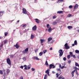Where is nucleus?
<instances>
[{"instance_id": "1", "label": "nucleus", "mask_w": 79, "mask_h": 79, "mask_svg": "<svg viewBox=\"0 0 79 79\" xmlns=\"http://www.w3.org/2000/svg\"><path fill=\"white\" fill-rule=\"evenodd\" d=\"M59 56L61 57L63 55V52L62 49H60L59 50Z\"/></svg>"}, {"instance_id": "2", "label": "nucleus", "mask_w": 79, "mask_h": 79, "mask_svg": "<svg viewBox=\"0 0 79 79\" xmlns=\"http://www.w3.org/2000/svg\"><path fill=\"white\" fill-rule=\"evenodd\" d=\"M6 62L8 64H9V65H11V60H10V59L9 58H7L6 59Z\"/></svg>"}, {"instance_id": "3", "label": "nucleus", "mask_w": 79, "mask_h": 79, "mask_svg": "<svg viewBox=\"0 0 79 79\" xmlns=\"http://www.w3.org/2000/svg\"><path fill=\"white\" fill-rule=\"evenodd\" d=\"M29 51V48H27L26 49L24 50L23 51H22V53L23 54H25V53H26L27 52Z\"/></svg>"}, {"instance_id": "4", "label": "nucleus", "mask_w": 79, "mask_h": 79, "mask_svg": "<svg viewBox=\"0 0 79 79\" xmlns=\"http://www.w3.org/2000/svg\"><path fill=\"white\" fill-rule=\"evenodd\" d=\"M76 71V73H77V69L74 70L73 71H72L71 73V74L72 75V77H74V73Z\"/></svg>"}, {"instance_id": "5", "label": "nucleus", "mask_w": 79, "mask_h": 79, "mask_svg": "<svg viewBox=\"0 0 79 79\" xmlns=\"http://www.w3.org/2000/svg\"><path fill=\"white\" fill-rule=\"evenodd\" d=\"M65 47L66 48V49H69L70 48V47L69 46H68V43H66L64 45Z\"/></svg>"}, {"instance_id": "6", "label": "nucleus", "mask_w": 79, "mask_h": 79, "mask_svg": "<svg viewBox=\"0 0 79 79\" xmlns=\"http://www.w3.org/2000/svg\"><path fill=\"white\" fill-rule=\"evenodd\" d=\"M55 67H56L55 65H54L53 64H50L49 65V69H54L55 68Z\"/></svg>"}, {"instance_id": "7", "label": "nucleus", "mask_w": 79, "mask_h": 79, "mask_svg": "<svg viewBox=\"0 0 79 79\" xmlns=\"http://www.w3.org/2000/svg\"><path fill=\"white\" fill-rule=\"evenodd\" d=\"M70 55L71 56V57H73V58H76V56L75 55H73V52H70Z\"/></svg>"}, {"instance_id": "8", "label": "nucleus", "mask_w": 79, "mask_h": 79, "mask_svg": "<svg viewBox=\"0 0 79 79\" xmlns=\"http://www.w3.org/2000/svg\"><path fill=\"white\" fill-rule=\"evenodd\" d=\"M23 10V14H25V15H26L27 14V11H26V10L25 8H23L22 9Z\"/></svg>"}, {"instance_id": "9", "label": "nucleus", "mask_w": 79, "mask_h": 79, "mask_svg": "<svg viewBox=\"0 0 79 79\" xmlns=\"http://www.w3.org/2000/svg\"><path fill=\"white\" fill-rule=\"evenodd\" d=\"M14 47H16V48H17V49L19 48L20 47L18 45V44H16L15 45H14Z\"/></svg>"}, {"instance_id": "10", "label": "nucleus", "mask_w": 79, "mask_h": 79, "mask_svg": "<svg viewBox=\"0 0 79 79\" xmlns=\"http://www.w3.org/2000/svg\"><path fill=\"white\" fill-rule=\"evenodd\" d=\"M32 31H36L37 30V26L35 25L32 28Z\"/></svg>"}, {"instance_id": "11", "label": "nucleus", "mask_w": 79, "mask_h": 79, "mask_svg": "<svg viewBox=\"0 0 79 79\" xmlns=\"http://www.w3.org/2000/svg\"><path fill=\"white\" fill-rule=\"evenodd\" d=\"M35 22L36 23H37L38 24H39V23H40V20H39V19H35Z\"/></svg>"}, {"instance_id": "12", "label": "nucleus", "mask_w": 79, "mask_h": 79, "mask_svg": "<svg viewBox=\"0 0 79 79\" xmlns=\"http://www.w3.org/2000/svg\"><path fill=\"white\" fill-rule=\"evenodd\" d=\"M52 30H53V29H52V27H50L49 28V29H48V32H51V31H52Z\"/></svg>"}, {"instance_id": "13", "label": "nucleus", "mask_w": 79, "mask_h": 79, "mask_svg": "<svg viewBox=\"0 0 79 79\" xmlns=\"http://www.w3.org/2000/svg\"><path fill=\"white\" fill-rule=\"evenodd\" d=\"M3 13H4L3 11H0V17L2 16V15H3Z\"/></svg>"}, {"instance_id": "14", "label": "nucleus", "mask_w": 79, "mask_h": 79, "mask_svg": "<svg viewBox=\"0 0 79 79\" xmlns=\"http://www.w3.org/2000/svg\"><path fill=\"white\" fill-rule=\"evenodd\" d=\"M63 11H58L57 12L58 14H63Z\"/></svg>"}, {"instance_id": "15", "label": "nucleus", "mask_w": 79, "mask_h": 79, "mask_svg": "<svg viewBox=\"0 0 79 79\" xmlns=\"http://www.w3.org/2000/svg\"><path fill=\"white\" fill-rule=\"evenodd\" d=\"M46 73H47V74H48V76H50V74H49V72L48 70H47L45 71Z\"/></svg>"}, {"instance_id": "16", "label": "nucleus", "mask_w": 79, "mask_h": 79, "mask_svg": "<svg viewBox=\"0 0 79 79\" xmlns=\"http://www.w3.org/2000/svg\"><path fill=\"white\" fill-rule=\"evenodd\" d=\"M33 60H39V58H38L37 57H34L33 58Z\"/></svg>"}, {"instance_id": "17", "label": "nucleus", "mask_w": 79, "mask_h": 79, "mask_svg": "<svg viewBox=\"0 0 79 79\" xmlns=\"http://www.w3.org/2000/svg\"><path fill=\"white\" fill-rule=\"evenodd\" d=\"M8 40H4L3 41V42L4 44H6V43H8Z\"/></svg>"}, {"instance_id": "18", "label": "nucleus", "mask_w": 79, "mask_h": 79, "mask_svg": "<svg viewBox=\"0 0 79 79\" xmlns=\"http://www.w3.org/2000/svg\"><path fill=\"white\" fill-rule=\"evenodd\" d=\"M56 70L58 71H59L60 74H61V69H56Z\"/></svg>"}, {"instance_id": "19", "label": "nucleus", "mask_w": 79, "mask_h": 79, "mask_svg": "<svg viewBox=\"0 0 79 79\" xmlns=\"http://www.w3.org/2000/svg\"><path fill=\"white\" fill-rule=\"evenodd\" d=\"M77 8H78V5L77 4H76L74 7V9H77Z\"/></svg>"}, {"instance_id": "20", "label": "nucleus", "mask_w": 79, "mask_h": 79, "mask_svg": "<svg viewBox=\"0 0 79 79\" xmlns=\"http://www.w3.org/2000/svg\"><path fill=\"white\" fill-rule=\"evenodd\" d=\"M52 40V38L51 37H49L48 38V42H50V41H51Z\"/></svg>"}, {"instance_id": "21", "label": "nucleus", "mask_w": 79, "mask_h": 79, "mask_svg": "<svg viewBox=\"0 0 79 79\" xmlns=\"http://www.w3.org/2000/svg\"><path fill=\"white\" fill-rule=\"evenodd\" d=\"M64 1V0H58L57 2V3H60V2H62Z\"/></svg>"}, {"instance_id": "22", "label": "nucleus", "mask_w": 79, "mask_h": 79, "mask_svg": "<svg viewBox=\"0 0 79 79\" xmlns=\"http://www.w3.org/2000/svg\"><path fill=\"white\" fill-rule=\"evenodd\" d=\"M6 74L8 75L9 74L10 72V70L9 69H7L6 71Z\"/></svg>"}, {"instance_id": "23", "label": "nucleus", "mask_w": 79, "mask_h": 79, "mask_svg": "<svg viewBox=\"0 0 79 79\" xmlns=\"http://www.w3.org/2000/svg\"><path fill=\"white\" fill-rule=\"evenodd\" d=\"M34 37H35L34 35H31V39H34Z\"/></svg>"}, {"instance_id": "24", "label": "nucleus", "mask_w": 79, "mask_h": 79, "mask_svg": "<svg viewBox=\"0 0 79 79\" xmlns=\"http://www.w3.org/2000/svg\"><path fill=\"white\" fill-rule=\"evenodd\" d=\"M74 44H75V45H77V40H75L74 41Z\"/></svg>"}, {"instance_id": "25", "label": "nucleus", "mask_w": 79, "mask_h": 79, "mask_svg": "<svg viewBox=\"0 0 79 79\" xmlns=\"http://www.w3.org/2000/svg\"><path fill=\"white\" fill-rule=\"evenodd\" d=\"M59 74V72L58 71V73L56 74V75H57L56 77H58V76L60 75V73L59 74Z\"/></svg>"}, {"instance_id": "26", "label": "nucleus", "mask_w": 79, "mask_h": 79, "mask_svg": "<svg viewBox=\"0 0 79 79\" xmlns=\"http://www.w3.org/2000/svg\"><path fill=\"white\" fill-rule=\"evenodd\" d=\"M44 42H45L44 40H42V39L40 40V42L41 44L42 43H44Z\"/></svg>"}, {"instance_id": "27", "label": "nucleus", "mask_w": 79, "mask_h": 79, "mask_svg": "<svg viewBox=\"0 0 79 79\" xmlns=\"http://www.w3.org/2000/svg\"><path fill=\"white\" fill-rule=\"evenodd\" d=\"M23 67H24V69H26V70H27V65H25L23 66Z\"/></svg>"}, {"instance_id": "28", "label": "nucleus", "mask_w": 79, "mask_h": 79, "mask_svg": "<svg viewBox=\"0 0 79 79\" xmlns=\"http://www.w3.org/2000/svg\"><path fill=\"white\" fill-rule=\"evenodd\" d=\"M68 29H72L73 28V27L72 26H68Z\"/></svg>"}, {"instance_id": "29", "label": "nucleus", "mask_w": 79, "mask_h": 79, "mask_svg": "<svg viewBox=\"0 0 79 79\" xmlns=\"http://www.w3.org/2000/svg\"><path fill=\"white\" fill-rule=\"evenodd\" d=\"M75 66H78L79 67V64L77 62L75 63Z\"/></svg>"}, {"instance_id": "30", "label": "nucleus", "mask_w": 79, "mask_h": 79, "mask_svg": "<svg viewBox=\"0 0 79 79\" xmlns=\"http://www.w3.org/2000/svg\"><path fill=\"white\" fill-rule=\"evenodd\" d=\"M6 76V72H4V74H3V76L4 77H5Z\"/></svg>"}, {"instance_id": "31", "label": "nucleus", "mask_w": 79, "mask_h": 79, "mask_svg": "<svg viewBox=\"0 0 79 79\" xmlns=\"http://www.w3.org/2000/svg\"><path fill=\"white\" fill-rule=\"evenodd\" d=\"M71 58V55H69L67 56V58L68 59H69Z\"/></svg>"}, {"instance_id": "32", "label": "nucleus", "mask_w": 79, "mask_h": 79, "mask_svg": "<svg viewBox=\"0 0 79 79\" xmlns=\"http://www.w3.org/2000/svg\"><path fill=\"white\" fill-rule=\"evenodd\" d=\"M43 54V52H41L39 53L40 56H42V55Z\"/></svg>"}, {"instance_id": "33", "label": "nucleus", "mask_w": 79, "mask_h": 79, "mask_svg": "<svg viewBox=\"0 0 79 79\" xmlns=\"http://www.w3.org/2000/svg\"><path fill=\"white\" fill-rule=\"evenodd\" d=\"M43 52L44 54H45V53L47 52V51L46 50H43Z\"/></svg>"}, {"instance_id": "34", "label": "nucleus", "mask_w": 79, "mask_h": 79, "mask_svg": "<svg viewBox=\"0 0 79 79\" xmlns=\"http://www.w3.org/2000/svg\"><path fill=\"white\" fill-rule=\"evenodd\" d=\"M8 32H5L4 33L5 36H6L7 35H8Z\"/></svg>"}, {"instance_id": "35", "label": "nucleus", "mask_w": 79, "mask_h": 79, "mask_svg": "<svg viewBox=\"0 0 79 79\" xmlns=\"http://www.w3.org/2000/svg\"><path fill=\"white\" fill-rule=\"evenodd\" d=\"M45 64L46 65H47V66L48 65V62L47 60H46Z\"/></svg>"}, {"instance_id": "36", "label": "nucleus", "mask_w": 79, "mask_h": 79, "mask_svg": "<svg viewBox=\"0 0 79 79\" xmlns=\"http://www.w3.org/2000/svg\"><path fill=\"white\" fill-rule=\"evenodd\" d=\"M47 74L45 75L44 76V79H47Z\"/></svg>"}, {"instance_id": "37", "label": "nucleus", "mask_w": 79, "mask_h": 79, "mask_svg": "<svg viewBox=\"0 0 79 79\" xmlns=\"http://www.w3.org/2000/svg\"><path fill=\"white\" fill-rule=\"evenodd\" d=\"M75 52L76 53H79V51L78 50H75Z\"/></svg>"}, {"instance_id": "38", "label": "nucleus", "mask_w": 79, "mask_h": 79, "mask_svg": "<svg viewBox=\"0 0 79 79\" xmlns=\"http://www.w3.org/2000/svg\"><path fill=\"white\" fill-rule=\"evenodd\" d=\"M62 77H63V76L60 75V77H59L58 79H61Z\"/></svg>"}, {"instance_id": "39", "label": "nucleus", "mask_w": 79, "mask_h": 79, "mask_svg": "<svg viewBox=\"0 0 79 79\" xmlns=\"http://www.w3.org/2000/svg\"><path fill=\"white\" fill-rule=\"evenodd\" d=\"M56 24H57V22H53V24L54 25H55Z\"/></svg>"}, {"instance_id": "40", "label": "nucleus", "mask_w": 79, "mask_h": 79, "mask_svg": "<svg viewBox=\"0 0 79 79\" xmlns=\"http://www.w3.org/2000/svg\"><path fill=\"white\" fill-rule=\"evenodd\" d=\"M56 18V15H54L53 16V19H55Z\"/></svg>"}, {"instance_id": "41", "label": "nucleus", "mask_w": 79, "mask_h": 79, "mask_svg": "<svg viewBox=\"0 0 79 79\" xmlns=\"http://www.w3.org/2000/svg\"><path fill=\"white\" fill-rule=\"evenodd\" d=\"M23 60L24 61H26V57H24L23 58Z\"/></svg>"}, {"instance_id": "42", "label": "nucleus", "mask_w": 79, "mask_h": 79, "mask_svg": "<svg viewBox=\"0 0 79 79\" xmlns=\"http://www.w3.org/2000/svg\"><path fill=\"white\" fill-rule=\"evenodd\" d=\"M0 74L2 75L3 74V72H2V70H0Z\"/></svg>"}, {"instance_id": "43", "label": "nucleus", "mask_w": 79, "mask_h": 79, "mask_svg": "<svg viewBox=\"0 0 79 79\" xmlns=\"http://www.w3.org/2000/svg\"><path fill=\"white\" fill-rule=\"evenodd\" d=\"M3 45V42H2L1 43V45L0 46V47H2Z\"/></svg>"}, {"instance_id": "44", "label": "nucleus", "mask_w": 79, "mask_h": 79, "mask_svg": "<svg viewBox=\"0 0 79 79\" xmlns=\"http://www.w3.org/2000/svg\"><path fill=\"white\" fill-rule=\"evenodd\" d=\"M50 27V25H49V24H48L47 25V28H49Z\"/></svg>"}, {"instance_id": "45", "label": "nucleus", "mask_w": 79, "mask_h": 79, "mask_svg": "<svg viewBox=\"0 0 79 79\" xmlns=\"http://www.w3.org/2000/svg\"><path fill=\"white\" fill-rule=\"evenodd\" d=\"M19 79H24V78H23V76L20 77H19Z\"/></svg>"}, {"instance_id": "46", "label": "nucleus", "mask_w": 79, "mask_h": 79, "mask_svg": "<svg viewBox=\"0 0 79 79\" xmlns=\"http://www.w3.org/2000/svg\"><path fill=\"white\" fill-rule=\"evenodd\" d=\"M69 8H73V6L70 5V6H69Z\"/></svg>"}, {"instance_id": "47", "label": "nucleus", "mask_w": 79, "mask_h": 79, "mask_svg": "<svg viewBox=\"0 0 79 79\" xmlns=\"http://www.w3.org/2000/svg\"><path fill=\"white\" fill-rule=\"evenodd\" d=\"M71 15H72L71 14H69L67 15L68 17H70V16H71Z\"/></svg>"}, {"instance_id": "48", "label": "nucleus", "mask_w": 79, "mask_h": 79, "mask_svg": "<svg viewBox=\"0 0 79 79\" xmlns=\"http://www.w3.org/2000/svg\"><path fill=\"white\" fill-rule=\"evenodd\" d=\"M63 60H64V61H66V58L65 57H64Z\"/></svg>"}, {"instance_id": "49", "label": "nucleus", "mask_w": 79, "mask_h": 79, "mask_svg": "<svg viewBox=\"0 0 79 79\" xmlns=\"http://www.w3.org/2000/svg\"><path fill=\"white\" fill-rule=\"evenodd\" d=\"M71 62V60H69L68 61V63H69V64H70Z\"/></svg>"}, {"instance_id": "50", "label": "nucleus", "mask_w": 79, "mask_h": 79, "mask_svg": "<svg viewBox=\"0 0 79 79\" xmlns=\"http://www.w3.org/2000/svg\"><path fill=\"white\" fill-rule=\"evenodd\" d=\"M10 58H13V55H11L10 56Z\"/></svg>"}, {"instance_id": "51", "label": "nucleus", "mask_w": 79, "mask_h": 79, "mask_svg": "<svg viewBox=\"0 0 79 79\" xmlns=\"http://www.w3.org/2000/svg\"><path fill=\"white\" fill-rule=\"evenodd\" d=\"M26 24L23 25L22 26L23 27H26Z\"/></svg>"}, {"instance_id": "52", "label": "nucleus", "mask_w": 79, "mask_h": 79, "mask_svg": "<svg viewBox=\"0 0 79 79\" xmlns=\"http://www.w3.org/2000/svg\"><path fill=\"white\" fill-rule=\"evenodd\" d=\"M31 70H32V71H34L35 70V69L32 68L31 69Z\"/></svg>"}, {"instance_id": "53", "label": "nucleus", "mask_w": 79, "mask_h": 79, "mask_svg": "<svg viewBox=\"0 0 79 79\" xmlns=\"http://www.w3.org/2000/svg\"><path fill=\"white\" fill-rule=\"evenodd\" d=\"M27 32V30L25 29V30H24L23 32L24 33H25V32Z\"/></svg>"}, {"instance_id": "54", "label": "nucleus", "mask_w": 79, "mask_h": 79, "mask_svg": "<svg viewBox=\"0 0 79 79\" xmlns=\"http://www.w3.org/2000/svg\"><path fill=\"white\" fill-rule=\"evenodd\" d=\"M64 68V66H62V67H61V69H63Z\"/></svg>"}, {"instance_id": "55", "label": "nucleus", "mask_w": 79, "mask_h": 79, "mask_svg": "<svg viewBox=\"0 0 79 79\" xmlns=\"http://www.w3.org/2000/svg\"><path fill=\"white\" fill-rule=\"evenodd\" d=\"M20 68H22V69H23V66H20Z\"/></svg>"}, {"instance_id": "56", "label": "nucleus", "mask_w": 79, "mask_h": 79, "mask_svg": "<svg viewBox=\"0 0 79 79\" xmlns=\"http://www.w3.org/2000/svg\"><path fill=\"white\" fill-rule=\"evenodd\" d=\"M72 47H74L75 45V44H72Z\"/></svg>"}, {"instance_id": "57", "label": "nucleus", "mask_w": 79, "mask_h": 79, "mask_svg": "<svg viewBox=\"0 0 79 79\" xmlns=\"http://www.w3.org/2000/svg\"><path fill=\"white\" fill-rule=\"evenodd\" d=\"M59 67L60 68H61V64L59 65Z\"/></svg>"}, {"instance_id": "58", "label": "nucleus", "mask_w": 79, "mask_h": 79, "mask_svg": "<svg viewBox=\"0 0 79 79\" xmlns=\"http://www.w3.org/2000/svg\"><path fill=\"white\" fill-rule=\"evenodd\" d=\"M37 0H35V3H37Z\"/></svg>"}, {"instance_id": "59", "label": "nucleus", "mask_w": 79, "mask_h": 79, "mask_svg": "<svg viewBox=\"0 0 79 79\" xmlns=\"http://www.w3.org/2000/svg\"><path fill=\"white\" fill-rule=\"evenodd\" d=\"M2 39H3V37L2 36H0V40Z\"/></svg>"}, {"instance_id": "60", "label": "nucleus", "mask_w": 79, "mask_h": 79, "mask_svg": "<svg viewBox=\"0 0 79 79\" xmlns=\"http://www.w3.org/2000/svg\"><path fill=\"white\" fill-rule=\"evenodd\" d=\"M76 74L77 75V76H79V73H78V72L76 73Z\"/></svg>"}, {"instance_id": "61", "label": "nucleus", "mask_w": 79, "mask_h": 79, "mask_svg": "<svg viewBox=\"0 0 79 79\" xmlns=\"http://www.w3.org/2000/svg\"><path fill=\"white\" fill-rule=\"evenodd\" d=\"M74 68L75 69H77V68L76 67H75Z\"/></svg>"}, {"instance_id": "62", "label": "nucleus", "mask_w": 79, "mask_h": 79, "mask_svg": "<svg viewBox=\"0 0 79 79\" xmlns=\"http://www.w3.org/2000/svg\"><path fill=\"white\" fill-rule=\"evenodd\" d=\"M52 48H50V50H52Z\"/></svg>"}, {"instance_id": "63", "label": "nucleus", "mask_w": 79, "mask_h": 79, "mask_svg": "<svg viewBox=\"0 0 79 79\" xmlns=\"http://www.w3.org/2000/svg\"><path fill=\"white\" fill-rule=\"evenodd\" d=\"M52 74H55V72L54 71H52Z\"/></svg>"}, {"instance_id": "64", "label": "nucleus", "mask_w": 79, "mask_h": 79, "mask_svg": "<svg viewBox=\"0 0 79 79\" xmlns=\"http://www.w3.org/2000/svg\"><path fill=\"white\" fill-rule=\"evenodd\" d=\"M37 51H38V50L36 49L35 50V52L36 53L37 52Z\"/></svg>"}]
</instances>
